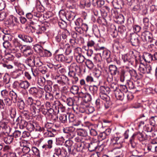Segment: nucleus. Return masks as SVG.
I'll use <instances>...</instances> for the list:
<instances>
[{
	"instance_id": "obj_1",
	"label": "nucleus",
	"mask_w": 157,
	"mask_h": 157,
	"mask_svg": "<svg viewBox=\"0 0 157 157\" xmlns=\"http://www.w3.org/2000/svg\"><path fill=\"white\" fill-rule=\"evenodd\" d=\"M132 138L134 139L136 137L140 141H143L147 140L148 138V136L145 132H137L135 133L132 136Z\"/></svg>"
},
{
	"instance_id": "obj_2",
	"label": "nucleus",
	"mask_w": 157,
	"mask_h": 157,
	"mask_svg": "<svg viewBox=\"0 0 157 157\" xmlns=\"http://www.w3.org/2000/svg\"><path fill=\"white\" fill-rule=\"evenodd\" d=\"M13 45H11V52L13 53H15L19 51L21 48L22 45L17 39H14L12 40Z\"/></svg>"
},
{
	"instance_id": "obj_3",
	"label": "nucleus",
	"mask_w": 157,
	"mask_h": 157,
	"mask_svg": "<svg viewBox=\"0 0 157 157\" xmlns=\"http://www.w3.org/2000/svg\"><path fill=\"white\" fill-rule=\"evenodd\" d=\"M139 36L136 33L130 34V41L132 45L135 46H139L140 44Z\"/></svg>"
},
{
	"instance_id": "obj_4",
	"label": "nucleus",
	"mask_w": 157,
	"mask_h": 157,
	"mask_svg": "<svg viewBox=\"0 0 157 157\" xmlns=\"http://www.w3.org/2000/svg\"><path fill=\"white\" fill-rule=\"evenodd\" d=\"M87 106V104H84L83 103H81L79 107H78L77 105H74L73 107V109L74 112L77 113H78V112L82 113H86Z\"/></svg>"
},
{
	"instance_id": "obj_5",
	"label": "nucleus",
	"mask_w": 157,
	"mask_h": 157,
	"mask_svg": "<svg viewBox=\"0 0 157 157\" xmlns=\"http://www.w3.org/2000/svg\"><path fill=\"white\" fill-rule=\"evenodd\" d=\"M21 51L25 57L31 56L33 52L30 47L26 45L21 47Z\"/></svg>"
},
{
	"instance_id": "obj_6",
	"label": "nucleus",
	"mask_w": 157,
	"mask_h": 157,
	"mask_svg": "<svg viewBox=\"0 0 157 157\" xmlns=\"http://www.w3.org/2000/svg\"><path fill=\"white\" fill-rule=\"evenodd\" d=\"M141 37L148 42L151 43L153 41V36L152 34L149 31H145L142 34Z\"/></svg>"
},
{
	"instance_id": "obj_7",
	"label": "nucleus",
	"mask_w": 157,
	"mask_h": 157,
	"mask_svg": "<svg viewBox=\"0 0 157 157\" xmlns=\"http://www.w3.org/2000/svg\"><path fill=\"white\" fill-rule=\"evenodd\" d=\"M9 37L11 38V36L8 34L4 35L3 36L2 39L4 41L3 43V45L5 48L8 49L11 51V45L7 40V38Z\"/></svg>"
},
{
	"instance_id": "obj_8",
	"label": "nucleus",
	"mask_w": 157,
	"mask_h": 157,
	"mask_svg": "<svg viewBox=\"0 0 157 157\" xmlns=\"http://www.w3.org/2000/svg\"><path fill=\"white\" fill-rule=\"evenodd\" d=\"M120 77V80L121 82H124L128 76H129L128 70L127 68V70H125L123 68H121L119 74Z\"/></svg>"
},
{
	"instance_id": "obj_9",
	"label": "nucleus",
	"mask_w": 157,
	"mask_h": 157,
	"mask_svg": "<svg viewBox=\"0 0 157 157\" xmlns=\"http://www.w3.org/2000/svg\"><path fill=\"white\" fill-rule=\"evenodd\" d=\"M99 56H102L104 58H106L107 62L108 63L112 61L111 57V52L110 51L105 49H103L101 53L99 54Z\"/></svg>"
},
{
	"instance_id": "obj_10",
	"label": "nucleus",
	"mask_w": 157,
	"mask_h": 157,
	"mask_svg": "<svg viewBox=\"0 0 157 157\" xmlns=\"http://www.w3.org/2000/svg\"><path fill=\"white\" fill-rule=\"evenodd\" d=\"M121 68V67L117 68L116 66L113 65H110L109 67V71L112 75H119Z\"/></svg>"
},
{
	"instance_id": "obj_11",
	"label": "nucleus",
	"mask_w": 157,
	"mask_h": 157,
	"mask_svg": "<svg viewBox=\"0 0 157 157\" xmlns=\"http://www.w3.org/2000/svg\"><path fill=\"white\" fill-rule=\"evenodd\" d=\"M75 129L74 127L71 126L64 128L63 131L64 133H68L70 135V138H72L75 136V134L73 132Z\"/></svg>"
},
{
	"instance_id": "obj_12",
	"label": "nucleus",
	"mask_w": 157,
	"mask_h": 157,
	"mask_svg": "<svg viewBox=\"0 0 157 157\" xmlns=\"http://www.w3.org/2000/svg\"><path fill=\"white\" fill-rule=\"evenodd\" d=\"M18 37L23 41L27 43H31L33 41V38L30 36L25 34H19Z\"/></svg>"
},
{
	"instance_id": "obj_13",
	"label": "nucleus",
	"mask_w": 157,
	"mask_h": 157,
	"mask_svg": "<svg viewBox=\"0 0 157 157\" xmlns=\"http://www.w3.org/2000/svg\"><path fill=\"white\" fill-rule=\"evenodd\" d=\"M56 131L52 128H50L47 130L46 132L44 133V135L46 137H53L56 134Z\"/></svg>"
},
{
	"instance_id": "obj_14",
	"label": "nucleus",
	"mask_w": 157,
	"mask_h": 157,
	"mask_svg": "<svg viewBox=\"0 0 157 157\" xmlns=\"http://www.w3.org/2000/svg\"><path fill=\"white\" fill-rule=\"evenodd\" d=\"M142 58L146 62L148 63H150L153 59L152 55L147 52H145L144 53Z\"/></svg>"
},
{
	"instance_id": "obj_15",
	"label": "nucleus",
	"mask_w": 157,
	"mask_h": 157,
	"mask_svg": "<svg viewBox=\"0 0 157 157\" xmlns=\"http://www.w3.org/2000/svg\"><path fill=\"white\" fill-rule=\"evenodd\" d=\"M29 94L35 97H38L39 96V91L35 87H31L29 90Z\"/></svg>"
},
{
	"instance_id": "obj_16",
	"label": "nucleus",
	"mask_w": 157,
	"mask_h": 157,
	"mask_svg": "<svg viewBox=\"0 0 157 157\" xmlns=\"http://www.w3.org/2000/svg\"><path fill=\"white\" fill-rule=\"evenodd\" d=\"M116 98L119 100H122L124 98V94L120 89H118L114 93Z\"/></svg>"
},
{
	"instance_id": "obj_17",
	"label": "nucleus",
	"mask_w": 157,
	"mask_h": 157,
	"mask_svg": "<svg viewBox=\"0 0 157 157\" xmlns=\"http://www.w3.org/2000/svg\"><path fill=\"white\" fill-rule=\"evenodd\" d=\"M98 146V144L96 142H90L88 146V149L90 152L94 151L97 149Z\"/></svg>"
},
{
	"instance_id": "obj_18",
	"label": "nucleus",
	"mask_w": 157,
	"mask_h": 157,
	"mask_svg": "<svg viewBox=\"0 0 157 157\" xmlns=\"http://www.w3.org/2000/svg\"><path fill=\"white\" fill-rule=\"evenodd\" d=\"M91 6V2L90 0H84L80 2V6L82 8L85 7L88 8Z\"/></svg>"
},
{
	"instance_id": "obj_19",
	"label": "nucleus",
	"mask_w": 157,
	"mask_h": 157,
	"mask_svg": "<svg viewBox=\"0 0 157 157\" xmlns=\"http://www.w3.org/2000/svg\"><path fill=\"white\" fill-rule=\"evenodd\" d=\"M112 3L114 7L115 8L119 9L121 7L123 4L122 0H113Z\"/></svg>"
},
{
	"instance_id": "obj_20",
	"label": "nucleus",
	"mask_w": 157,
	"mask_h": 157,
	"mask_svg": "<svg viewBox=\"0 0 157 157\" xmlns=\"http://www.w3.org/2000/svg\"><path fill=\"white\" fill-rule=\"evenodd\" d=\"M36 125V124L33 122H28L26 128L28 130L31 132L34 130L36 131L37 130V128H36L35 127Z\"/></svg>"
},
{
	"instance_id": "obj_21",
	"label": "nucleus",
	"mask_w": 157,
	"mask_h": 157,
	"mask_svg": "<svg viewBox=\"0 0 157 157\" xmlns=\"http://www.w3.org/2000/svg\"><path fill=\"white\" fill-rule=\"evenodd\" d=\"M66 14V19L70 21L73 20L75 16V13L71 11H67V14Z\"/></svg>"
},
{
	"instance_id": "obj_22",
	"label": "nucleus",
	"mask_w": 157,
	"mask_h": 157,
	"mask_svg": "<svg viewBox=\"0 0 157 157\" xmlns=\"http://www.w3.org/2000/svg\"><path fill=\"white\" fill-rule=\"evenodd\" d=\"M30 85V83L27 81H20V88L26 90Z\"/></svg>"
},
{
	"instance_id": "obj_23",
	"label": "nucleus",
	"mask_w": 157,
	"mask_h": 157,
	"mask_svg": "<svg viewBox=\"0 0 157 157\" xmlns=\"http://www.w3.org/2000/svg\"><path fill=\"white\" fill-rule=\"evenodd\" d=\"M83 101L85 104H87L88 102L90 101L92 99L91 97L90 94L88 93H86L83 94L82 97Z\"/></svg>"
},
{
	"instance_id": "obj_24",
	"label": "nucleus",
	"mask_w": 157,
	"mask_h": 157,
	"mask_svg": "<svg viewBox=\"0 0 157 157\" xmlns=\"http://www.w3.org/2000/svg\"><path fill=\"white\" fill-rule=\"evenodd\" d=\"M100 93L107 94L109 93L110 89L108 86H101L100 87Z\"/></svg>"
},
{
	"instance_id": "obj_25",
	"label": "nucleus",
	"mask_w": 157,
	"mask_h": 157,
	"mask_svg": "<svg viewBox=\"0 0 157 157\" xmlns=\"http://www.w3.org/2000/svg\"><path fill=\"white\" fill-rule=\"evenodd\" d=\"M9 96L11 97V99L14 103H15L17 102V94L13 90L9 92Z\"/></svg>"
},
{
	"instance_id": "obj_26",
	"label": "nucleus",
	"mask_w": 157,
	"mask_h": 157,
	"mask_svg": "<svg viewBox=\"0 0 157 157\" xmlns=\"http://www.w3.org/2000/svg\"><path fill=\"white\" fill-rule=\"evenodd\" d=\"M69 70L75 71L77 72L79 71L80 72V69L76 63H73L71 64L69 67Z\"/></svg>"
},
{
	"instance_id": "obj_27",
	"label": "nucleus",
	"mask_w": 157,
	"mask_h": 157,
	"mask_svg": "<svg viewBox=\"0 0 157 157\" xmlns=\"http://www.w3.org/2000/svg\"><path fill=\"white\" fill-rule=\"evenodd\" d=\"M38 20L34 18L30 20L29 22L31 27L33 29H36V27L38 26Z\"/></svg>"
},
{
	"instance_id": "obj_28",
	"label": "nucleus",
	"mask_w": 157,
	"mask_h": 157,
	"mask_svg": "<svg viewBox=\"0 0 157 157\" xmlns=\"http://www.w3.org/2000/svg\"><path fill=\"white\" fill-rule=\"evenodd\" d=\"M36 62V59H34L33 57L30 56V57L27 59V63L29 66L32 67L35 65Z\"/></svg>"
},
{
	"instance_id": "obj_29",
	"label": "nucleus",
	"mask_w": 157,
	"mask_h": 157,
	"mask_svg": "<svg viewBox=\"0 0 157 157\" xmlns=\"http://www.w3.org/2000/svg\"><path fill=\"white\" fill-rule=\"evenodd\" d=\"M77 133L78 135L86 137L87 136V131L84 129H78L77 130Z\"/></svg>"
},
{
	"instance_id": "obj_30",
	"label": "nucleus",
	"mask_w": 157,
	"mask_h": 157,
	"mask_svg": "<svg viewBox=\"0 0 157 157\" xmlns=\"http://www.w3.org/2000/svg\"><path fill=\"white\" fill-rule=\"evenodd\" d=\"M35 29L36 30V33L37 34H41L44 33L46 30L45 26H40L38 25V26L36 27Z\"/></svg>"
},
{
	"instance_id": "obj_31",
	"label": "nucleus",
	"mask_w": 157,
	"mask_h": 157,
	"mask_svg": "<svg viewBox=\"0 0 157 157\" xmlns=\"http://www.w3.org/2000/svg\"><path fill=\"white\" fill-rule=\"evenodd\" d=\"M90 92L93 94L95 95L97 93L98 90V86L96 85L90 86L88 87Z\"/></svg>"
},
{
	"instance_id": "obj_32",
	"label": "nucleus",
	"mask_w": 157,
	"mask_h": 157,
	"mask_svg": "<svg viewBox=\"0 0 157 157\" xmlns=\"http://www.w3.org/2000/svg\"><path fill=\"white\" fill-rule=\"evenodd\" d=\"M128 70L129 76H130L131 77H134L136 79H140V78L138 76L136 71L135 70L133 69L130 70L128 69Z\"/></svg>"
},
{
	"instance_id": "obj_33",
	"label": "nucleus",
	"mask_w": 157,
	"mask_h": 157,
	"mask_svg": "<svg viewBox=\"0 0 157 157\" xmlns=\"http://www.w3.org/2000/svg\"><path fill=\"white\" fill-rule=\"evenodd\" d=\"M74 48L72 46H71L69 44H66V47L64 49L65 53L66 55L70 54L72 52V50Z\"/></svg>"
},
{
	"instance_id": "obj_34",
	"label": "nucleus",
	"mask_w": 157,
	"mask_h": 157,
	"mask_svg": "<svg viewBox=\"0 0 157 157\" xmlns=\"http://www.w3.org/2000/svg\"><path fill=\"white\" fill-rule=\"evenodd\" d=\"M122 59L124 62L132 63V59L131 58V56L129 54H125L123 55Z\"/></svg>"
},
{
	"instance_id": "obj_35",
	"label": "nucleus",
	"mask_w": 157,
	"mask_h": 157,
	"mask_svg": "<svg viewBox=\"0 0 157 157\" xmlns=\"http://www.w3.org/2000/svg\"><path fill=\"white\" fill-rule=\"evenodd\" d=\"M1 128L3 130L6 131V132H9L10 130V128L7 125V123L2 122L0 123Z\"/></svg>"
},
{
	"instance_id": "obj_36",
	"label": "nucleus",
	"mask_w": 157,
	"mask_h": 157,
	"mask_svg": "<svg viewBox=\"0 0 157 157\" xmlns=\"http://www.w3.org/2000/svg\"><path fill=\"white\" fill-rule=\"evenodd\" d=\"M150 124L153 126H157V116L151 117L150 119Z\"/></svg>"
},
{
	"instance_id": "obj_37",
	"label": "nucleus",
	"mask_w": 157,
	"mask_h": 157,
	"mask_svg": "<svg viewBox=\"0 0 157 157\" xmlns=\"http://www.w3.org/2000/svg\"><path fill=\"white\" fill-rule=\"evenodd\" d=\"M28 123L26 121L21 119L18 122V124H19L20 128L23 129L26 128Z\"/></svg>"
},
{
	"instance_id": "obj_38",
	"label": "nucleus",
	"mask_w": 157,
	"mask_h": 157,
	"mask_svg": "<svg viewBox=\"0 0 157 157\" xmlns=\"http://www.w3.org/2000/svg\"><path fill=\"white\" fill-rule=\"evenodd\" d=\"M34 49L36 52L38 53L40 55H43L42 53L44 50L43 48L39 45H36L34 46Z\"/></svg>"
},
{
	"instance_id": "obj_39",
	"label": "nucleus",
	"mask_w": 157,
	"mask_h": 157,
	"mask_svg": "<svg viewBox=\"0 0 157 157\" xmlns=\"http://www.w3.org/2000/svg\"><path fill=\"white\" fill-rule=\"evenodd\" d=\"M14 139L11 135H8L4 138V142L6 144H10L13 141Z\"/></svg>"
},
{
	"instance_id": "obj_40",
	"label": "nucleus",
	"mask_w": 157,
	"mask_h": 157,
	"mask_svg": "<svg viewBox=\"0 0 157 157\" xmlns=\"http://www.w3.org/2000/svg\"><path fill=\"white\" fill-rule=\"evenodd\" d=\"M93 74L95 78L99 79L101 75V71L98 69H96L93 72Z\"/></svg>"
},
{
	"instance_id": "obj_41",
	"label": "nucleus",
	"mask_w": 157,
	"mask_h": 157,
	"mask_svg": "<svg viewBox=\"0 0 157 157\" xmlns=\"http://www.w3.org/2000/svg\"><path fill=\"white\" fill-rule=\"evenodd\" d=\"M92 30L94 34L97 36H100V32L98 26L96 25H93L92 27Z\"/></svg>"
},
{
	"instance_id": "obj_42",
	"label": "nucleus",
	"mask_w": 157,
	"mask_h": 157,
	"mask_svg": "<svg viewBox=\"0 0 157 157\" xmlns=\"http://www.w3.org/2000/svg\"><path fill=\"white\" fill-rule=\"evenodd\" d=\"M70 42L71 44V46H72L74 48V49H76L78 50H81V48L77 47V43H76L75 40L70 39Z\"/></svg>"
},
{
	"instance_id": "obj_43",
	"label": "nucleus",
	"mask_w": 157,
	"mask_h": 157,
	"mask_svg": "<svg viewBox=\"0 0 157 157\" xmlns=\"http://www.w3.org/2000/svg\"><path fill=\"white\" fill-rule=\"evenodd\" d=\"M79 89V87L78 86L73 85L71 88L70 91L73 94H76L78 93Z\"/></svg>"
},
{
	"instance_id": "obj_44",
	"label": "nucleus",
	"mask_w": 157,
	"mask_h": 157,
	"mask_svg": "<svg viewBox=\"0 0 157 157\" xmlns=\"http://www.w3.org/2000/svg\"><path fill=\"white\" fill-rule=\"evenodd\" d=\"M1 95L2 98L4 99L9 96V92L6 89L3 90L1 91Z\"/></svg>"
},
{
	"instance_id": "obj_45",
	"label": "nucleus",
	"mask_w": 157,
	"mask_h": 157,
	"mask_svg": "<svg viewBox=\"0 0 157 157\" xmlns=\"http://www.w3.org/2000/svg\"><path fill=\"white\" fill-rule=\"evenodd\" d=\"M76 60L78 63H82L84 61L85 57L81 54L78 53V55L76 56Z\"/></svg>"
},
{
	"instance_id": "obj_46",
	"label": "nucleus",
	"mask_w": 157,
	"mask_h": 157,
	"mask_svg": "<svg viewBox=\"0 0 157 157\" xmlns=\"http://www.w3.org/2000/svg\"><path fill=\"white\" fill-rule=\"evenodd\" d=\"M55 59L56 60L59 62H63L65 61V57L62 54H58L56 56Z\"/></svg>"
},
{
	"instance_id": "obj_47",
	"label": "nucleus",
	"mask_w": 157,
	"mask_h": 157,
	"mask_svg": "<svg viewBox=\"0 0 157 157\" xmlns=\"http://www.w3.org/2000/svg\"><path fill=\"white\" fill-rule=\"evenodd\" d=\"M10 17L12 23L13 25H17L19 23V20L17 17L13 15H11Z\"/></svg>"
},
{
	"instance_id": "obj_48",
	"label": "nucleus",
	"mask_w": 157,
	"mask_h": 157,
	"mask_svg": "<svg viewBox=\"0 0 157 157\" xmlns=\"http://www.w3.org/2000/svg\"><path fill=\"white\" fill-rule=\"evenodd\" d=\"M39 112H41L44 115H46L48 113V109L43 105H41L39 108Z\"/></svg>"
},
{
	"instance_id": "obj_49",
	"label": "nucleus",
	"mask_w": 157,
	"mask_h": 157,
	"mask_svg": "<svg viewBox=\"0 0 157 157\" xmlns=\"http://www.w3.org/2000/svg\"><path fill=\"white\" fill-rule=\"evenodd\" d=\"M67 12H65L63 10H61L59 12V15L61 19H64L66 18Z\"/></svg>"
},
{
	"instance_id": "obj_50",
	"label": "nucleus",
	"mask_w": 157,
	"mask_h": 157,
	"mask_svg": "<svg viewBox=\"0 0 157 157\" xmlns=\"http://www.w3.org/2000/svg\"><path fill=\"white\" fill-rule=\"evenodd\" d=\"M45 79L43 77L38 78L37 81L38 84L41 86H43L45 85Z\"/></svg>"
},
{
	"instance_id": "obj_51",
	"label": "nucleus",
	"mask_w": 157,
	"mask_h": 157,
	"mask_svg": "<svg viewBox=\"0 0 157 157\" xmlns=\"http://www.w3.org/2000/svg\"><path fill=\"white\" fill-rule=\"evenodd\" d=\"M58 24L59 26L62 29H64L67 26V23L63 19L61 20L58 22Z\"/></svg>"
},
{
	"instance_id": "obj_52",
	"label": "nucleus",
	"mask_w": 157,
	"mask_h": 157,
	"mask_svg": "<svg viewBox=\"0 0 157 157\" xmlns=\"http://www.w3.org/2000/svg\"><path fill=\"white\" fill-rule=\"evenodd\" d=\"M2 100L5 105L10 106L11 105L12 101L9 98V97L4 98Z\"/></svg>"
},
{
	"instance_id": "obj_53",
	"label": "nucleus",
	"mask_w": 157,
	"mask_h": 157,
	"mask_svg": "<svg viewBox=\"0 0 157 157\" xmlns=\"http://www.w3.org/2000/svg\"><path fill=\"white\" fill-rule=\"evenodd\" d=\"M30 109L31 113L33 114V115H35L36 113L39 112V108H36L33 105H31Z\"/></svg>"
},
{
	"instance_id": "obj_54",
	"label": "nucleus",
	"mask_w": 157,
	"mask_h": 157,
	"mask_svg": "<svg viewBox=\"0 0 157 157\" xmlns=\"http://www.w3.org/2000/svg\"><path fill=\"white\" fill-rule=\"evenodd\" d=\"M110 91H114V93L116 91H117V90L119 89H118V86L116 83H112L110 84Z\"/></svg>"
},
{
	"instance_id": "obj_55",
	"label": "nucleus",
	"mask_w": 157,
	"mask_h": 157,
	"mask_svg": "<svg viewBox=\"0 0 157 157\" xmlns=\"http://www.w3.org/2000/svg\"><path fill=\"white\" fill-rule=\"evenodd\" d=\"M50 92H47L46 93L45 97L46 100H53V94Z\"/></svg>"
},
{
	"instance_id": "obj_56",
	"label": "nucleus",
	"mask_w": 157,
	"mask_h": 157,
	"mask_svg": "<svg viewBox=\"0 0 157 157\" xmlns=\"http://www.w3.org/2000/svg\"><path fill=\"white\" fill-rule=\"evenodd\" d=\"M62 86L67 84L70 85V83L69 82V79L65 75H62Z\"/></svg>"
},
{
	"instance_id": "obj_57",
	"label": "nucleus",
	"mask_w": 157,
	"mask_h": 157,
	"mask_svg": "<svg viewBox=\"0 0 157 157\" xmlns=\"http://www.w3.org/2000/svg\"><path fill=\"white\" fill-rule=\"evenodd\" d=\"M85 64L87 67L90 69H91L94 67L93 63L90 59H87L85 62Z\"/></svg>"
},
{
	"instance_id": "obj_58",
	"label": "nucleus",
	"mask_w": 157,
	"mask_h": 157,
	"mask_svg": "<svg viewBox=\"0 0 157 157\" xmlns=\"http://www.w3.org/2000/svg\"><path fill=\"white\" fill-rule=\"evenodd\" d=\"M21 114L23 118L28 120L29 119V113L28 111L22 110L21 112Z\"/></svg>"
},
{
	"instance_id": "obj_59",
	"label": "nucleus",
	"mask_w": 157,
	"mask_h": 157,
	"mask_svg": "<svg viewBox=\"0 0 157 157\" xmlns=\"http://www.w3.org/2000/svg\"><path fill=\"white\" fill-rule=\"evenodd\" d=\"M3 150L4 152L6 153L7 154L12 151L11 147L8 145L5 146L3 147Z\"/></svg>"
},
{
	"instance_id": "obj_60",
	"label": "nucleus",
	"mask_w": 157,
	"mask_h": 157,
	"mask_svg": "<svg viewBox=\"0 0 157 157\" xmlns=\"http://www.w3.org/2000/svg\"><path fill=\"white\" fill-rule=\"evenodd\" d=\"M59 120L60 122L65 124L67 122V116L66 114L61 115L59 117Z\"/></svg>"
},
{
	"instance_id": "obj_61",
	"label": "nucleus",
	"mask_w": 157,
	"mask_h": 157,
	"mask_svg": "<svg viewBox=\"0 0 157 157\" xmlns=\"http://www.w3.org/2000/svg\"><path fill=\"white\" fill-rule=\"evenodd\" d=\"M17 106L20 109H23L24 108L25 105L23 100H20L18 101Z\"/></svg>"
},
{
	"instance_id": "obj_62",
	"label": "nucleus",
	"mask_w": 157,
	"mask_h": 157,
	"mask_svg": "<svg viewBox=\"0 0 157 157\" xmlns=\"http://www.w3.org/2000/svg\"><path fill=\"white\" fill-rule=\"evenodd\" d=\"M74 101L73 98H68L67 99L66 102L68 106H73V107L75 105H74Z\"/></svg>"
},
{
	"instance_id": "obj_63",
	"label": "nucleus",
	"mask_w": 157,
	"mask_h": 157,
	"mask_svg": "<svg viewBox=\"0 0 157 157\" xmlns=\"http://www.w3.org/2000/svg\"><path fill=\"white\" fill-rule=\"evenodd\" d=\"M15 8L17 13L20 15H23L24 12L23 10L21 9L20 7L18 5L15 6Z\"/></svg>"
},
{
	"instance_id": "obj_64",
	"label": "nucleus",
	"mask_w": 157,
	"mask_h": 157,
	"mask_svg": "<svg viewBox=\"0 0 157 157\" xmlns=\"http://www.w3.org/2000/svg\"><path fill=\"white\" fill-rule=\"evenodd\" d=\"M35 100L32 97H29L26 99V102L27 104L32 105H33Z\"/></svg>"
}]
</instances>
